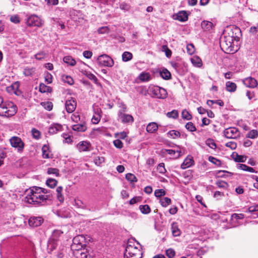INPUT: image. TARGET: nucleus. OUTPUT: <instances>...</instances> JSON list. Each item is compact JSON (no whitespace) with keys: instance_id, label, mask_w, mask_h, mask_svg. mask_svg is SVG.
<instances>
[{"instance_id":"obj_19","label":"nucleus","mask_w":258,"mask_h":258,"mask_svg":"<svg viewBox=\"0 0 258 258\" xmlns=\"http://www.w3.org/2000/svg\"><path fill=\"white\" fill-rule=\"evenodd\" d=\"M243 84L247 87L254 88L257 85L256 80L251 77H247L243 80Z\"/></svg>"},{"instance_id":"obj_49","label":"nucleus","mask_w":258,"mask_h":258,"mask_svg":"<svg viewBox=\"0 0 258 258\" xmlns=\"http://www.w3.org/2000/svg\"><path fill=\"white\" fill-rule=\"evenodd\" d=\"M258 136V132L256 130H252L249 132L247 135L246 137L250 139H255Z\"/></svg>"},{"instance_id":"obj_6","label":"nucleus","mask_w":258,"mask_h":258,"mask_svg":"<svg viewBox=\"0 0 258 258\" xmlns=\"http://www.w3.org/2000/svg\"><path fill=\"white\" fill-rule=\"evenodd\" d=\"M224 35L227 37H230L236 41H239L241 36V32L240 28L235 26H230L224 30Z\"/></svg>"},{"instance_id":"obj_25","label":"nucleus","mask_w":258,"mask_h":258,"mask_svg":"<svg viewBox=\"0 0 258 258\" xmlns=\"http://www.w3.org/2000/svg\"><path fill=\"white\" fill-rule=\"evenodd\" d=\"M158 128V126L157 124L155 122H151L149 123L146 127V131L149 133H154L156 131H157Z\"/></svg>"},{"instance_id":"obj_38","label":"nucleus","mask_w":258,"mask_h":258,"mask_svg":"<svg viewBox=\"0 0 258 258\" xmlns=\"http://www.w3.org/2000/svg\"><path fill=\"white\" fill-rule=\"evenodd\" d=\"M50 87L47 86L44 84H40L39 85V91L41 93H48L51 91Z\"/></svg>"},{"instance_id":"obj_35","label":"nucleus","mask_w":258,"mask_h":258,"mask_svg":"<svg viewBox=\"0 0 258 258\" xmlns=\"http://www.w3.org/2000/svg\"><path fill=\"white\" fill-rule=\"evenodd\" d=\"M226 87L228 91L232 92L236 90V85L234 83L228 81L226 83Z\"/></svg>"},{"instance_id":"obj_2","label":"nucleus","mask_w":258,"mask_h":258,"mask_svg":"<svg viewBox=\"0 0 258 258\" xmlns=\"http://www.w3.org/2000/svg\"><path fill=\"white\" fill-rule=\"evenodd\" d=\"M141 91L144 95H154L156 97H166L167 95L166 90L158 86H150L148 89L141 88Z\"/></svg>"},{"instance_id":"obj_17","label":"nucleus","mask_w":258,"mask_h":258,"mask_svg":"<svg viewBox=\"0 0 258 258\" xmlns=\"http://www.w3.org/2000/svg\"><path fill=\"white\" fill-rule=\"evenodd\" d=\"M91 147V144L87 141L80 142L77 145V148L80 152L89 151Z\"/></svg>"},{"instance_id":"obj_15","label":"nucleus","mask_w":258,"mask_h":258,"mask_svg":"<svg viewBox=\"0 0 258 258\" xmlns=\"http://www.w3.org/2000/svg\"><path fill=\"white\" fill-rule=\"evenodd\" d=\"M74 98H71V99L66 101L65 106L66 110L68 113H72L74 111L77 106L76 101Z\"/></svg>"},{"instance_id":"obj_22","label":"nucleus","mask_w":258,"mask_h":258,"mask_svg":"<svg viewBox=\"0 0 258 258\" xmlns=\"http://www.w3.org/2000/svg\"><path fill=\"white\" fill-rule=\"evenodd\" d=\"M171 229L173 236L176 237L180 235L181 231L178 227L177 223L175 222H173L171 225Z\"/></svg>"},{"instance_id":"obj_29","label":"nucleus","mask_w":258,"mask_h":258,"mask_svg":"<svg viewBox=\"0 0 258 258\" xmlns=\"http://www.w3.org/2000/svg\"><path fill=\"white\" fill-rule=\"evenodd\" d=\"M180 133L179 131L176 130H171L167 133L168 138L176 139L180 137Z\"/></svg>"},{"instance_id":"obj_24","label":"nucleus","mask_w":258,"mask_h":258,"mask_svg":"<svg viewBox=\"0 0 258 258\" xmlns=\"http://www.w3.org/2000/svg\"><path fill=\"white\" fill-rule=\"evenodd\" d=\"M160 75L164 80H169L171 78L170 72L166 68H162L160 71Z\"/></svg>"},{"instance_id":"obj_61","label":"nucleus","mask_w":258,"mask_h":258,"mask_svg":"<svg viewBox=\"0 0 258 258\" xmlns=\"http://www.w3.org/2000/svg\"><path fill=\"white\" fill-rule=\"evenodd\" d=\"M244 218V215L243 214H237L234 213L231 215V220H239V219H243Z\"/></svg>"},{"instance_id":"obj_31","label":"nucleus","mask_w":258,"mask_h":258,"mask_svg":"<svg viewBox=\"0 0 258 258\" xmlns=\"http://www.w3.org/2000/svg\"><path fill=\"white\" fill-rule=\"evenodd\" d=\"M231 157L236 162H244L245 160L244 156L239 155L237 153H233Z\"/></svg>"},{"instance_id":"obj_36","label":"nucleus","mask_w":258,"mask_h":258,"mask_svg":"<svg viewBox=\"0 0 258 258\" xmlns=\"http://www.w3.org/2000/svg\"><path fill=\"white\" fill-rule=\"evenodd\" d=\"M140 79L143 82H148L151 79L149 73H142L139 76Z\"/></svg>"},{"instance_id":"obj_57","label":"nucleus","mask_w":258,"mask_h":258,"mask_svg":"<svg viewBox=\"0 0 258 258\" xmlns=\"http://www.w3.org/2000/svg\"><path fill=\"white\" fill-rule=\"evenodd\" d=\"M47 173L48 174H54L55 176H59V170L55 168H48Z\"/></svg>"},{"instance_id":"obj_4","label":"nucleus","mask_w":258,"mask_h":258,"mask_svg":"<svg viewBox=\"0 0 258 258\" xmlns=\"http://www.w3.org/2000/svg\"><path fill=\"white\" fill-rule=\"evenodd\" d=\"M62 233L63 232L59 230H54L53 231L47 243V250L49 253H50L56 248L58 245L59 237L61 236Z\"/></svg>"},{"instance_id":"obj_40","label":"nucleus","mask_w":258,"mask_h":258,"mask_svg":"<svg viewBox=\"0 0 258 258\" xmlns=\"http://www.w3.org/2000/svg\"><path fill=\"white\" fill-rule=\"evenodd\" d=\"M160 203L162 207H166L171 204V199L167 197H164L160 200Z\"/></svg>"},{"instance_id":"obj_56","label":"nucleus","mask_w":258,"mask_h":258,"mask_svg":"<svg viewBox=\"0 0 258 258\" xmlns=\"http://www.w3.org/2000/svg\"><path fill=\"white\" fill-rule=\"evenodd\" d=\"M186 129L189 132H195L196 131V127L194 123L191 122H187L185 126Z\"/></svg>"},{"instance_id":"obj_20","label":"nucleus","mask_w":258,"mask_h":258,"mask_svg":"<svg viewBox=\"0 0 258 258\" xmlns=\"http://www.w3.org/2000/svg\"><path fill=\"white\" fill-rule=\"evenodd\" d=\"M189 14V12L187 13L185 11H180L177 13L175 19L180 22H185L188 20V17Z\"/></svg>"},{"instance_id":"obj_1","label":"nucleus","mask_w":258,"mask_h":258,"mask_svg":"<svg viewBox=\"0 0 258 258\" xmlns=\"http://www.w3.org/2000/svg\"><path fill=\"white\" fill-rule=\"evenodd\" d=\"M41 187L34 186L30 189L29 193L25 197V202L30 204L43 205L46 201H51L50 195L41 194Z\"/></svg>"},{"instance_id":"obj_41","label":"nucleus","mask_w":258,"mask_h":258,"mask_svg":"<svg viewBox=\"0 0 258 258\" xmlns=\"http://www.w3.org/2000/svg\"><path fill=\"white\" fill-rule=\"evenodd\" d=\"M98 113L96 115H93L92 118V121L94 124H97L99 122L100 120L101 110L100 109H97Z\"/></svg>"},{"instance_id":"obj_62","label":"nucleus","mask_w":258,"mask_h":258,"mask_svg":"<svg viewBox=\"0 0 258 258\" xmlns=\"http://www.w3.org/2000/svg\"><path fill=\"white\" fill-rule=\"evenodd\" d=\"M157 170L160 173H164L166 171V170L164 167V163H161L159 164L157 166Z\"/></svg>"},{"instance_id":"obj_23","label":"nucleus","mask_w":258,"mask_h":258,"mask_svg":"<svg viewBox=\"0 0 258 258\" xmlns=\"http://www.w3.org/2000/svg\"><path fill=\"white\" fill-rule=\"evenodd\" d=\"M74 205L77 207L78 208L88 209L90 211H95V208H90L89 207H87V206L82 202V201L79 199L75 200Z\"/></svg>"},{"instance_id":"obj_39","label":"nucleus","mask_w":258,"mask_h":258,"mask_svg":"<svg viewBox=\"0 0 258 258\" xmlns=\"http://www.w3.org/2000/svg\"><path fill=\"white\" fill-rule=\"evenodd\" d=\"M139 209L141 212L144 214H148L151 212V209L148 205H140Z\"/></svg>"},{"instance_id":"obj_33","label":"nucleus","mask_w":258,"mask_h":258,"mask_svg":"<svg viewBox=\"0 0 258 258\" xmlns=\"http://www.w3.org/2000/svg\"><path fill=\"white\" fill-rule=\"evenodd\" d=\"M64 62L67 63L71 66H74L76 63V60L71 56H64L63 58Z\"/></svg>"},{"instance_id":"obj_5","label":"nucleus","mask_w":258,"mask_h":258,"mask_svg":"<svg viewBox=\"0 0 258 258\" xmlns=\"http://www.w3.org/2000/svg\"><path fill=\"white\" fill-rule=\"evenodd\" d=\"M235 40L230 37H227L224 35L220 40V45L222 49L227 53H230L234 50V42Z\"/></svg>"},{"instance_id":"obj_42","label":"nucleus","mask_w":258,"mask_h":258,"mask_svg":"<svg viewBox=\"0 0 258 258\" xmlns=\"http://www.w3.org/2000/svg\"><path fill=\"white\" fill-rule=\"evenodd\" d=\"M41 105L43 106L46 110L48 111H50L53 108V104L52 102L47 101V102H42L40 103Z\"/></svg>"},{"instance_id":"obj_58","label":"nucleus","mask_w":258,"mask_h":258,"mask_svg":"<svg viewBox=\"0 0 258 258\" xmlns=\"http://www.w3.org/2000/svg\"><path fill=\"white\" fill-rule=\"evenodd\" d=\"M166 194L165 191L163 189H156L154 192L155 196L157 198H160L164 196Z\"/></svg>"},{"instance_id":"obj_30","label":"nucleus","mask_w":258,"mask_h":258,"mask_svg":"<svg viewBox=\"0 0 258 258\" xmlns=\"http://www.w3.org/2000/svg\"><path fill=\"white\" fill-rule=\"evenodd\" d=\"M191 62L192 64L196 67L200 68L203 65L201 59L198 56H194L191 58Z\"/></svg>"},{"instance_id":"obj_51","label":"nucleus","mask_w":258,"mask_h":258,"mask_svg":"<svg viewBox=\"0 0 258 258\" xmlns=\"http://www.w3.org/2000/svg\"><path fill=\"white\" fill-rule=\"evenodd\" d=\"M62 80L64 82L68 83L69 85H73L74 83L73 78L68 75H64L62 76Z\"/></svg>"},{"instance_id":"obj_21","label":"nucleus","mask_w":258,"mask_h":258,"mask_svg":"<svg viewBox=\"0 0 258 258\" xmlns=\"http://www.w3.org/2000/svg\"><path fill=\"white\" fill-rule=\"evenodd\" d=\"M194 161L191 156L186 157L181 165V168L185 169L194 165Z\"/></svg>"},{"instance_id":"obj_18","label":"nucleus","mask_w":258,"mask_h":258,"mask_svg":"<svg viewBox=\"0 0 258 258\" xmlns=\"http://www.w3.org/2000/svg\"><path fill=\"white\" fill-rule=\"evenodd\" d=\"M63 130L62 125L57 123H52L48 128V133L50 135H53L58 132L62 131Z\"/></svg>"},{"instance_id":"obj_32","label":"nucleus","mask_w":258,"mask_h":258,"mask_svg":"<svg viewBox=\"0 0 258 258\" xmlns=\"http://www.w3.org/2000/svg\"><path fill=\"white\" fill-rule=\"evenodd\" d=\"M72 129L77 132H85L87 130V127L83 124H74L72 126Z\"/></svg>"},{"instance_id":"obj_26","label":"nucleus","mask_w":258,"mask_h":258,"mask_svg":"<svg viewBox=\"0 0 258 258\" xmlns=\"http://www.w3.org/2000/svg\"><path fill=\"white\" fill-rule=\"evenodd\" d=\"M42 157L45 159L50 158L51 157L50 152L48 146L44 145L42 148Z\"/></svg>"},{"instance_id":"obj_28","label":"nucleus","mask_w":258,"mask_h":258,"mask_svg":"<svg viewBox=\"0 0 258 258\" xmlns=\"http://www.w3.org/2000/svg\"><path fill=\"white\" fill-rule=\"evenodd\" d=\"M237 168L238 169H240L243 171H248L249 172H252V173H253V172L256 173L257 172L256 171H255V170L253 168L249 167L245 164H238L237 165Z\"/></svg>"},{"instance_id":"obj_14","label":"nucleus","mask_w":258,"mask_h":258,"mask_svg":"<svg viewBox=\"0 0 258 258\" xmlns=\"http://www.w3.org/2000/svg\"><path fill=\"white\" fill-rule=\"evenodd\" d=\"M43 221L41 217H31L28 220V224L32 227H37L40 226Z\"/></svg>"},{"instance_id":"obj_60","label":"nucleus","mask_w":258,"mask_h":258,"mask_svg":"<svg viewBox=\"0 0 258 258\" xmlns=\"http://www.w3.org/2000/svg\"><path fill=\"white\" fill-rule=\"evenodd\" d=\"M186 49L187 53L190 55L194 54L195 51L194 45L191 43L187 45Z\"/></svg>"},{"instance_id":"obj_13","label":"nucleus","mask_w":258,"mask_h":258,"mask_svg":"<svg viewBox=\"0 0 258 258\" xmlns=\"http://www.w3.org/2000/svg\"><path fill=\"white\" fill-rule=\"evenodd\" d=\"M185 149L180 147V149H178L176 150L172 149H164L163 150V153H167L168 154L172 156L174 158L177 159L181 156L184 153Z\"/></svg>"},{"instance_id":"obj_48","label":"nucleus","mask_w":258,"mask_h":258,"mask_svg":"<svg viewBox=\"0 0 258 258\" xmlns=\"http://www.w3.org/2000/svg\"><path fill=\"white\" fill-rule=\"evenodd\" d=\"M35 71V69L34 68H27L24 70L23 74L25 76H31L34 73Z\"/></svg>"},{"instance_id":"obj_55","label":"nucleus","mask_w":258,"mask_h":258,"mask_svg":"<svg viewBox=\"0 0 258 258\" xmlns=\"http://www.w3.org/2000/svg\"><path fill=\"white\" fill-rule=\"evenodd\" d=\"M216 184L220 188L226 189L228 187V184L227 182L222 180H218L216 182Z\"/></svg>"},{"instance_id":"obj_3","label":"nucleus","mask_w":258,"mask_h":258,"mask_svg":"<svg viewBox=\"0 0 258 258\" xmlns=\"http://www.w3.org/2000/svg\"><path fill=\"white\" fill-rule=\"evenodd\" d=\"M131 240L127 242L124 258H142V252L136 246H131Z\"/></svg>"},{"instance_id":"obj_10","label":"nucleus","mask_w":258,"mask_h":258,"mask_svg":"<svg viewBox=\"0 0 258 258\" xmlns=\"http://www.w3.org/2000/svg\"><path fill=\"white\" fill-rule=\"evenodd\" d=\"M225 137L228 139L236 138L239 135V132L236 127H229L224 131Z\"/></svg>"},{"instance_id":"obj_47","label":"nucleus","mask_w":258,"mask_h":258,"mask_svg":"<svg viewBox=\"0 0 258 258\" xmlns=\"http://www.w3.org/2000/svg\"><path fill=\"white\" fill-rule=\"evenodd\" d=\"M17 88L18 86L17 85V84H13L11 86L8 87L7 88V91L10 93H14L16 95H19L16 89Z\"/></svg>"},{"instance_id":"obj_11","label":"nucleus","mask_w":258,"mask_h":258,"mask_svg":"<svg viewBox=\"0 0 258 258\" xmlns=\"http://www.w3.org/2000/svg\"><path fill=\"white\" fill-rule=\"evenodd\" d=\"M27 24L29 26L40 27L42 23L38 17L36 15H31L27 19Z\"/></svg>"},{"instance_id":"obj_9","label":"nucleus","mask_w":258,"mask_h":258,"mask_svg":"<svg viewBox=\"0 0 258 258\" xmlns=\"http://www.w3.org/2000/svg\"><path fill=\"white\" fill-rule=\"evenodd\" d=\"M10 142L12 146L17 148L19 152H22L24 147V143L21 139L18 137H13L10 139Z\"/></svg>"},{"instance_id":"obj_34","label":"nucleus","mask_w":258,"mask_h":258,"mask_svg":"<svg viewBox=\"0 0 258 258\" xmlns=\"http://www.w3.org/2000/svg\"><path fill=\"white\" fill-rule=\"evenodd\" d=\"M62 187L61 186H58L57 187L56 191L57 194V199L60 202L62 203L64 201V196L62 194Z\"/></svg>"},{"instance_id":"obj_64","label":"nucleus","mask_w":258,"mask_h":258,"mask_svg":"<svg viewBox=\"0 0 258 258\" xmlns=\"http://www.w3.org/2000/svg\"><path fill=\"white\" fill-rule=\"evenodd\" d=\"M14 222L16 224V225L18 227L22 225V223H24V219L23 218H14Z\"/></svg>"},{"instance_id":"obj_54","label":"nucleus","mask_w":258,"mask_h":258,"mask_svg":"<svg viewBox=\"0 0 258 258\" xmlns=\"http://www.w3.org/2000/svg\"><path fill=\"white\" fill-rule=\"evenodd\" d=\"M86 76L88 79L93 81V82L96 84H98V79L94 74L90 72H87L86 74Z\"/></svg>"},{"instance_id":"obj_8","label":"nucleus","mask_w":258,"mask_h":258,"mask_svg":"<svg viewBox=\"0 0 258 258\" xmlns=\"http://www.w3.org/2000/svg\"><path fill=\"white\" fill-rule=\"evenodd\" d=\"M98 63L101 67H111L114 64L113 60L107 54H103L98 56Z\"/></svg>"},{"instance_id":"obj_44","label":"nucleus","mask_w":258,"mask_h":258,"mask_svg":"<svg viewBox=\"0 0 258 258\" xmlns=\"http://www.w3.org/2000/svg\"><path fill=\"white\" fill-rule=\"evenodd\" d=\"M224 173H229L231 175H233L232 173L227 171L226 170H218L215 171V176L216 177H225L226 175L224 174Z\"/></svg>"},{"instance_id":"obj_46","label":"nucleus","mask_w":258,"mask_h":258,"mask_svg":"<svg viewBox=\"0 0 258 258\" xmlns=\"http://www.w3.org/2000/svg\"><path fill=\"white\" fill-rule=\"evenodd\" d=\"M208 160L210 162H211L212 163H213L215 165H216L218 167L221 166V165H222L221 161L220 160L214 157L209 156V158H208Z\"/></svg>"},{"instance_id":"obj_37","label":"nucleus","mask_w":258,"mask_h":258,"mask_svg":"<svg viewBox=\"0 0 258 258\" xmlns=\"http://www.w3.org/2000/svg\"><path fill=\"white\" fill-rule=\"evenodd\" d=\"M133 58V54L132 53L125 51L122 54V59L123 61L126 62L131 60Z\"/></svg>"},{"instance_id":"obj_53","label":"nucleus","mask_w":258,"mask_h":258,"mask_svg":"<svg viewBox=\"0 0 258 258\" xmlns=\"http://www.w3.org/2000/svg\"><path fill=\"white\" fill-rule=\"evenodd\" d=\"M182 117L186 120H190L192 118L191 115L186 109L183 110L181 113Z\"/></svg>"},{"instance_id":"obj_16","label":"nucleus","mask_w":258,"mask_h":258,"mask_svg":"<svg viewBox=\"0 0 258 258\" xmlns=\"http://www.w3.org/2000/svg\"><path fill=\"white\" fill-rule=\"evenodd\" d=\"M73 253L76 258H92V255L84 248L75 251Z\"/></svg>"},{"instance_id":"obj_43","label":"nucleus","mask_w":258,"mask_h":258,"mask_svg":"<svg viewBox=\"0 0 258 258\" xmlns=\"http://www.w3.org/2000/svg\"><path fill=\"white\" fill-rule=\"evenodd\" d=\"M48 186L50 188H54L57 185V181L56 179L53 178H48L46 182Z\"/></svg>"},{"instance_id":"obj_63","label":"nucleus","mask_w":258,"mask_h":258,"mask_svg":"<svg viewBox=\"0 0 258 258\" xmlns=\"http://www.w3.org/2000/svg\"><path fill=\"white\" fill-rule=\"evenodd\" d=\"M98 33L99 34H105L108 33L109 32V29L107 26H103L99 28L97 30Z\"/></svg>"},{"instance_id":"obj_27","label":"nucleus","mask_w":258,"mask_h":258,"mask_svg":"<svg viewBox=\"0 0 258 258\" xmlns=\"http://www.w3.org/2000/svg\"><path fill=\"white\" fill-rule=\"evenodd\" d=\"M213 24L208 21H203L201 23V27L205 31H209L212 29Z\"/></svg>"},{"instance_id":"obj_7","label":"nucleus","mask_w":258,"mask_h":258,"mask_svg":"<svg viewBox=\"0 0 258 258\" xmlns=\"http://www.w3.org/2000/svg\"><path fill=\"white\" fill-rule=\"evenodd\" d=\"M85 245H86L85 237L83 235H79L73 238L71 248L74 252L82 249Z\"/></svg>"},{"instance_id":"obj_50","label":"nucleus","mask_w":258,"mask_h":258,"mask_svg":"<svg viewBox=\"0 0 258 258\" xmlns=\"http://www.w3.org/2000/svg\"><path fill=\"white\" fill-rule=\"evenodd\" d=\"M125 178L131 182H136L137 181V177L132 173H127L125 175Z\"/></svg>"},{"instance_id":"obj_52","label":"nucleus","mask_w":258,"mask_h":258,"mask_svg":"<svg viewBox=\"0 0 258 258\" xmlns=\"http://www.w3.org/2000/svg\"><path fill=\"white\" fill-rule=\"evenodd\" d=\"M166 115L169 118L176 119L178 117V113L177 110H173L171 112H167Z\"/></svg>"},{"instance_id":"obj_45","label":"nucleus","mask_w":258,"mask_h":258,"mask_svg":"<svg viewBox=\"0 0 258 258\" xmlns=\"http://www.w3.org/2000/svg\"><path fill=\"white\" fill-rule=\"evenodd\" d=\"M206 144L211 149H215L217 147L216 144L212 139L209 138L206 141Z\"/></svg>"},{"instance_id":"obj_59","label":"nucleus","mask_w":258,"mask_h":258,"mask_svg":"<svg viewBox=\"0 0 258 258\" xmlns=\"http://www.w3.org/2000/svg\"><path fill=\"white\" fill-rule=\"evenodd\" d=\"M31 132H32L33 137L34 138H35V139H39L40 138L41 134H40V132L38 130H36V128H33L32 129Z\"/></svg>"},{"instance_id":"obj_12","label":"nucleus","mask_w":258,"mask_h":258,"mask_svg":"<svg viewBox=\"0 0 258 258\" xmlns=\"http://www.w3.org/2000/svg\"><path fill=\"white\" fill-rule=\"evenodd\" d=\"M118 120L123 123H132L134 122V118L131 115L125 114L122 111H118Z\"/></svg>"}]
</instances>
